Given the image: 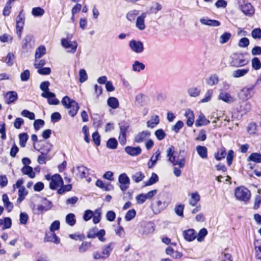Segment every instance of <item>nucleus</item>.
Instances as JSON below:
<instances>
[{
	"label": "nucleus",
	"mask_w": 261,
	"mask_h": 261,
	"mask_svg": "<svg viewBox=\"0 0 261 261\" xmlns=\"http://www.w3.org/2000/svg\"><path fill=\"white\" fill-rule=\"evenodd\" d=\"M62 104L66 108L70 110L68 112V114L71 117L75 116L79 109V104L74 100L71 99L69 96H64L62 101Z\"/></svg>",
	"instance_id": "obj_1"
},
{
	"label": "nucleus",
	"mask_w": 261,
	"mask_h": 261,
	"mask_svg": "<svg viewBox=\"0 0 261 261\" xmlns=\"http://www.w3.org/2000/svg\"><path fill=\"white\" fill-rule=\"evenodd\" d=\"M114 243L111 242L107 245H104L101 248V252H95L93 254V258L95 259L108 258L113 250Z\"/></svg>",
	"instance_id": "obj_2"
},
{
	"label": "nucleus",
	"mask_w": 261,
	"mask_h": 261,
	"mask_svg": "<svg viewBox=\"0 0 261 261\" xmlns=\"http://www.w3.org/2000/svg\"><path fill=\"white\" fill-rule=\"evenodd\" d=\"M231 61L230 64L234 67H241L246 65L248 61L246 60L241 53H234L231 56Z\"/></svg>",
	"instance_id": "obj_3"
},
{
	"label": "nucleus",
	"mask_w": 261,
	"mask_h": 261,
	"mask_svg": "<svg viewBox=\"0 0 261 261\" xmlns=\"http://www.w3.org/2000/svg\"><path fill=\"white\" fill-rule=\"evenodd\" d=\"M234 195L237 199L243 201H247L250 197V193L247 188L241 187L235 189Z\"/></svg>",
	"instance_id": "obj_4"
},
{
	"label": "nucleus",
	"mask_w": 261,
	"mask_h": 261,
	"mask_svg": "<svg viewBox=\"0 0 261 261\" xmlns=\"http://www.w3.org/2000/svg\"><path fill=\"white\" fill-rule=\"evenodd\" d=\"M106 234V231L103 229L99 230L97 227H94L90 229L87 233V237L89 239H94L97 237L101 242H105L106 239L103 237Z\"/></svg>",
	"instance_id": "obj_5"
},
{
	"label": "nucleus",
	"mask_w": 261,
	"mask_h": 261,
	"mask_svg": "<svg viewBox=\"0 0 261 261\" xmlns=\"http://www.w3.org/2000/svg\"><path fill=\"white\" fill-rule=\"evenodd\" d=\"M40 144L39 145V147L37 148L35 143L33 145V147L34 149L40 152L41 154H47L48 155V153L50 151L52 148V144L48 142H44L42 140H40L38 141Z\"/></svg>",
	"instance_id": "obj_6"
},
{
	"label": "nucleus",
	"mask_w": 261,
	"mask_h": 261,
	"mask_svg": "<svg viewBox=\"0 0 261 261\" xmlns=\"http://www.w3.org/2000/svg\"><path fill=\"white\" fill-rule=\"evenodd\" d=\"M61 44L64 48L68 49V53L72 54L76 51L78 45L76 41H70L65 38L61 39Z\"/></svg>",
	"instance_id": "obj_7"
},
{
	"label": "nucleus",
	"mask_w": 261,
	"mask_h": 261,
	"mask_svg": "<svg viewBox=\"0 0 261 261\" xmlns=\"http://www.w3.org/2000/svg\"><path fill=\"white\" fill-rule=\"evenodd\" d=\"M118 181L120 184L119 188L122 191L124 192L129 188L130 179L126 173H121L119 175Z\"/></svg>",
	"instance_id": "obj_8"
},
{
	"label": "nucleus",
	"mask_w": 261,
	"mask_h": 261,
	"mask_svg": "<svg viewBox=\"0 0 261 261\" xmlns=\"http://www.w3.org/2000/svg\"><path fill=\"white\" fill-rule=\"evenodd\" d=\"M129 47L135 53L140 54L144 50L143 43L141 41L131 40L129 42Z\"/></svg>",
	"instance_id": "obj_9"
},
{
	"label": "nucleus",
	"mask_w": 261,
	"mask_h": 261,
	"mask_svg": "<svg viewBox=\"0 0 261 261\" xmlns=\"http://www.w3.org/2000/svg\"><path fill=\"white\" fill-rule=\"evenodd\" d=\"M50 83L49 81H44L40 85V89L43 91L41 95L42 97H48L54 96L55 93L49 91V87Z\"/></svg>",
	"instance_id": "obj_10"
},
{
	"label": "nucleus",
	"mask_w": 261,
	"mask_h": 261,
	"mask_svg": "<svg viewBox=\"0 0 261 261\" xmlns=\"http://www.w3.org/2000/svg\"><path fill=\"white\" fill-rule=\"evenodd\" d=\"M63 184V180L59 174L52 176L51 180L49 183V188L51 190H56L60 185Z\"/></svg>",
	"instance_id": "obj_11"
},
{
	"label": "nucleus",
	"mask_w": 261,
	"mask_h": 261,
	"mask_svg": "<svg viewBox=\"0 0 261 261\" xmlns=\"http://www.w3.org/2000/svg\"><path fill=\"white\" fill-rule=\"evenodd\" d=\"M34 46V41L33 36L31 35H27L22 41V48L23 49L28 51Z\"/></svg>",
	"instance_id": "obj_12"
},
{
	"label": "nucleus",
	"mask_w": 261,
	"mask_h": 261,
	"mask_svg": "<svg viewBox=\"0 0 261 261\" xmlns=\"http://www.w3.org/2000/svg\"><path fill=\"white\" fill-rule=\"evenodd\" d=\"M240 8L242 12L246 16H252L254 14V9L250 3L244 2Z\"/></svg>",
	"instance_id": "obj_13"
},
{
	"label": "nucleus",
	"mask_w": 261,
	"mask_h": 261,
	"mask_svg": "<svg viewBox=\"0 0 261 261\" xmlns=\"http://www.w3.org/2000/svg\"><path fill=\"white\" fill-rule=\"evenodd\" d=\"M175 149L173 146H171L167 150V156L168 158V161L172 164L173 166L177 165L178 156L174 155Z\"/></svg>",
	"instance_id": "obj_14"
},
{
	"label": "nucleus",
	"mask_w": 261,
	"mask_h": 261,
	"mask_svg": "<svg viewBox=\"0 0 261 261\" xmlns=\"http://www.w3.org/2000/svg\"><path fill=\"white\" fill-rule=\"evenodd\" d=\"M151 133L149 130H143L137 134L134 139L135 142L137 143H141L144 141L147 137H150Z\"/></svg>",
	"instance_id": "obj_15"
},
{
	"label": "nucleus",
	"mask_w": 261,
	"mask_h": 261,
	"mask_svg": "<svg viewBox=\"0 0 261 261\" xmlns=\"http://www.w3.org/2000/svg\"><path fill=\"white\" fill-rule=\"evenodd\" d=\"M202 24L210 27H216L221 25V22L217 20L208 19V17H203L200 19Z\"/></svg>",
	"instance_id": "obj_16"
},
{
	"label": "nucleus",
	"mask_w": 261,
	"mask_h": 261,
	"mask_svg": "<svg viewBox=\"0 0 261 261\" xmlns=\"http://www.w3.org/2000/svg\"><path fill=\"white\" fill-rule=\"evenodd\" d=\"M125 151L129 155L135 156L141 153L142 149L140 146L132 147L127 146L125 148Z\"/></svg>",
	"instance_id": "obj_17"
},
{
	"label": "nucleus",
	"mask_w": 261,
	"mask_h": 261,
	"mask_svg": "<svg viewBox=\"0 0 261 261\" xmlns=\"http://www.w3.org/2000/svg\"><path fill=\"white\" fill-rule=\"evenodd\" d=\"M146 13L143 12L137 18L136 26L141 31L144 30L146 28L145 24V18H146Z\"/></svg>",
	"instance_id": "obj_18"
},
{
	"label": "nucleus",
	"mask_w": 261,
	"mask_h": 261,
	"mask_svg": "<svg viewBox=\"0 0 261 261\" xmlns=\"http://www.w3.org/2000/svg\"><path fill=\"white\" fill-rule=\"evenodd\" d=\"M161 156V152L158 150L155 153L152 155L148 162L147 165L149 169L153 168L156 163V162L160 160Z\"/></svg>",
	"instance_id": "obj_19"
},
{
	"label": "nucleus",
	"mask_w": 261,
	"mask_h": 261,
	"mask_svg": "<svg viewBox=\"0 0 261 261\" xmlns=\"http://www.w3.org/2000/svg\"><path fill=\"white\" fill-rule=\"evenodd\" d=\"M249 67H246L242 69H238L234 70L232 73V76L234 78H239L244 76L249 71Z\"/></svg>",
	"instance_id": "obj_20"
},
{
	"label": "nucleus",
	"mask_w": 261,
	"mask_h": 261,
	"mask_svg": "<svg viewBox=\"0 0 261 261\" xmlns=\"http://www.w3.org/2000/svg\"><path fill=\"white\" fill-rule=\"evenodd\" d=\"M5 97L7 99V103L9 105L17 99L18 95L16 92L11 91L6 93Z\"/></svg>",
	"instance_id": "obj_21"
},
{
	"label": "nucleus",
	"mask_w": 261,
	"mask_h": 261,
	"mask_svg": "<svg viewBox=\"0 0 261 261\" xmlns=\"http://www.w3.org/2000/svg\"><path fill=\"white\" fill-rule=\"evenodd\" d=\"M185 116L187 118L186 122L187 125L189 127L192 126L194 122V115L193 112L191 110H187L185 113Z\"/></svg>",
	"instance_id": "obj_22"
},
{
	"label": "nucleus",
	"mask_w": 261,
	"mask_h": 261,
	"mask_svg": "<svg viewBox=\"0 0 261 261\" xmlns=\"http://www.w3.org/2000/svg\"><path fill=\"white\" fill-rule=\"evenodd\" d=\"M218 98L219 99L228 103H232L234 101V99L230 95V94L225 92H221Z\"/></svg>",
	"instance_id": "obj_23"
},
{
	"label": "nucleus",
	"mask_w": 261,
	"mask_h": 261,
	"mask_svg": "<svg viewBox=\"0 0 261 261\" xmlns=\"http://www.w3.org/2000/svg\"><path fill=\"white\" fill-rule=\"evenodd\" d=\"M183 235L185 239L189 242L192 241L196 238V234L193 229L185 230L183 232Z\"/></svg>",
	"instance_id": "obj_24"
},
{
	"label": "nucleus",
	"mask_w": 261,
	"mask_h": 261,
	"mask_svg": "<svg viewBox=\"0 0 261 261\" xmlns=\"http://www.w3.org/2000/svg\"><path fill=\"white\" fill-rule=\"evenodd\" d=\"M21 173L24 175H28L31 178L35 177V173L33 171V168L31 166H23L21 169Z\"/></svg>",
	"instance_id": "obj_25"
},
{
	"label": "nucleus",
	"mask_w": 261,
	"mask_h": 261,
	"mask_svg": "<svg viewBox=\"0 0 261 261\" xmlns=\"http://www.w3.org/2000/svg\"><path fill=\"white\" fill-rule=\"evenodd\" d=\"M210 123V121L207 120L204 115L201 114L199 115L198 118L196 120L195 125L196 127L206 125Z\"/></svg>",
	"instance_id": "obj_26"
},
{
	"label": "nucleus",
	"mask_w": 261,
	"mask_h": 261,
	"mask_svg": "<svg viewBox=\"0 0 261 261\" xmlns=\"http://www.w3.org/2000/svg\"><path fill=\"white\" fill-rule=\"evenodd\" d=\"M2 200L4 206L7 209L9 212H11L13 208V204L9 201V197L6 194H4L2 196Z\"/></svg>",
	"instance_id": "obj_27"
},
{
	"label": "nucleus",
	"mask_w": 261,
	"mask_h": 261,
	"mask_svg": "<svg viewBox=\"0 0 261 261\" xmlns=\"http://www.w3.org/2000/svg\"><path fill=\"white\" fill-rule=\"evenodd\" d=\"M198 155L202 159H206L207 157V149L205 146L198 145L196 148Z\"/></svg>",
	"instance_id": "obj_28"
},
{
	"label": "nucleus",
	"mask_w": 261,
	"mask_h": 261,
	"mask_svg": "<svg viewBox=\"0 0 261 261\" xmlns=\"http://www.w3.org/2000/svg\"><path fill=\"white\" fill-rule=\"evenodd\" d=\"M45 242H53L55 244H59L60 242V238L56 234V233L53 232L50 233L49 235L46 236V237L44 238Z\"/></svg>",
	"instance_id": "obj_29"
},
{
	"label": "nucleus",
	"mask_w": 261,
	"mask_h": 261,
	"mask_svg": "<svg viewBox=\"0 0 261 261\" xmlns=\"http://www.w3.org/2000/svg\"><path fill=\"white\" fill-rule=\"evenodd\" d=\"M147 99L148 97L143 94H138L136 97V105L139 106H143L146 104Z\"/></svg>",
	"instance_id": "obj_30"
},
{
	"label": "nucleus",
	"mask_w": 261,
	"mask_h": 261,
	"mask_svg": "<svg viewBox=\"0 0 261 261\" xmlns=\"http://www.w3.org/2000/svg\"><path fill=\"white\" fill-rule=\"evenodd\" d=\"M247 161H252L256 163H261V153L253 152L247 158Z\"/></svg>",
	"instance_id": "obj_31"
},
{
	"label": "nucleus",
	"mask_w": 261,
	"mask_h": 261,
	"mask_svg": "<svg viewBox=\"0 0 261 261\" xmlns=\"http://www.w3.org/2000/svg\"><path fill=\"white\" fill-rule=\"evenodd\" d=\"M108 105L113 109L119 107L118 100L114 97H110L107 100Z\"/></svg>",
	"instance_id": "obj_32"
},
{
	"label": "nucleus",
	"mask_w": 261,
	"mask_h": 261,
	"mask_svg": "<svg viewBox=\"0 0 261 261\" xmlns=\"http://www.w3.org/2000/svg\"><path fill=\"white\" fill-rule=\"evenodd\" d=\"M154 224L152 222H148L144 226L143 234L147 235L151 233L154 231Z\"/></svg>",
	"instance_id": "obj_33"
},
{
	"label": "nucleus",
	"mask_w": 261,
	"mask_h": 261,
	"mask_svg": "<svg viewBox=\"0 0 261 261\" xmlns=\"http://www.w3.org/2000/svg\"><path fill=\"white\" fill-rule=\"evenodd\" d=\"M107 147L111 149H115L118 146V142L116 138H111L107 142Z\"/></svg>",
	"instance_id": "obj_34"
},
{
	"label": "nucleus",
	"mask_w": 261,
	"mask_h": 261,
	"mask_svg": "<svg viewBox=\"0 0 261 261\" xmlns=\"http://www.w3.org/2000/svg\"><path fill=\"white\" fill-rule=\"evenodd\" d=\"M219 82V78L217 74H214L211 75L208 79L206 80V83L207 85L210 86H214L218 84Z\"/></svg>",
	"instance_id": "obj_35"
},
{
	"label": "nucleus",
	"mask_w": 261,
	"mask_h": 261,
	"mask_svg": "<svg viewBox=\"0 0 261 261\" xmlns=\"http://www.w3.org/2000/svg\"><path fill=\"white\" fill-rule=\"evenodd\" d=\"M65 221L67 224L71 226H73L76 223L75 215L73 213L67 214L65 218Z\"/></svg>",
	"instance_id": "obj_36"
},
{
	"label": "nucleus",
	"mask_w": 261,
	"mask_h": 261,
	"mask_svg": "<svg viewBox=\"0 0 261 261\" xmlns=\"http://www.w3.org/2000/svg\"><path fill=\"white\" fill-rule=\"evenodd\" d=\"M144 177L145 175L142 172H137L132 175V179L137 183L141 181Z\"/></svg>",
	"instance_id": "obj_37"
},
{
	"label": "nucleus",
	"mask_w": 261,
	"mask_h": 261,
	"mask_svg": "<svg viewBox=\"0 0 261 261\" xmlns=\"http://www.w3.org/2000/svg\"><path fill=\"white\" fill-rule=\"evenodd\" d=\"M44 13V10L40 7L33 8L32 10V14L35 17L42 16Z\"/></svg>",
	"instance_id": "obj_38"
},
{
	"label": "nucleus",
	"mask_w": 261,
	"mask_h": 261,
	"mask_svg": "<svg viewBox=\"0 0 261 261\" xmlns=\"http://www.w3.org/2000/svg\"><path fill=\"white\" fill-rule=\"evenodd\" d=\"M201 92V90L197 87H192L188 89V93L191 97L198 96Z\"/></svg>",
	"instance_id": "obj_39"
},
{
	"label": "nucleus",
	"mask_w": 261,
	"mask_h": 261,
	"mask_svg": "<svg viewBox=\"0 0 261 261\" xmlns=\"http://www.w3.org/2000/svg\"><path fill=\"white\" fill-rule=\"evenodd\" d=\"M145 65L138 61H136L133 64V70L134 71L140 72L145 69Z\"/></svg>",
	"instance_id": "obj_40"
},
{
	"label": "nucleus",
	"mask_w": 261,
	"mask_h": 261,
	"mask_svg": "<svg viewBox=\"0 0 261 261\" xmlns=\"http://www.w3.org/2000/svg\"><path fill=\"white\" fill-rule=\"evenodd\" d=\"M29 136L27 133H23L19 135V145L21 147H24L28 140Z\"/></svg>",
	"instance_id": "obj_41"
},
{
	"label": "nucleus",
	"mask_w": 261,
	"mask_h": 261,
	"mask_svg": "<svg viewBox=\"0 0 261 261\" xmlns=\"http://www.w3.org/2000/svg\"><path fill=\"white\" fill-rule=\"evenodd\" d=\"M119 125L120 127V134L126 135L127 130L129 128V124L128 123L124 121L121 122L119 123Z\"/></svg>",
	"instance_id": "obj_42"
},
{
	"label": "nucleus",
	"mask_w": 261,
	"mask_h": 261,
	"mask_svg": "<svg viewBox=\"0 0 261 261\" xmlns=\"http://www.w3.org/2000/svg\"><path fill=\"white\" fill-rule=\"evenodd\" d=\"M46 53V48L44 46H40L37 48L35 52V59L41 58Z\"/></svg>",
	"instance_id": "obj_43"
},
{
	"label": "nucleus",
	"mask_w": 261,
	"mask_h": 261,
	"mask_svg": "<svg viewBox=\"0 0 261 261\" xmlns=\"http://www.w3.org/2000/svg\"><path fill=\"white\" fill-rule=\"evenodd\" d=\"M159 180V177L158 175L155 173L151 174V177L149 178L148 180L145 182V186H151L156 183Z\"/></svg>",
	"instance_id": "obj_44"
},
{
	"label": "nucleus",
	"mask_w": 261,
	"mask_h": 261,
	"mask_svg": "<svg viewBox=\"0 0 261 261\" xmlns=\"http://www.w3.org/2000/svg\"><path fill=\"white\" fill-rule=\"evenodd\" d=\"M153 121L148 120L147 122V126L151 128H154L160 122L159 117L158 115H155L153 118Z\"/></svg>",
	"instance_id": "obj_45"
},
{
	"label": "nucleus",
	"mask_w": 261,
	"mask_h": 261,
	"mask_svg": "<svg viewBox=\"0 0 261 261\" xmlns=\"http://www.w3.org/2000/svg\"><path fill=\"white\" fill-rule=\"evenodd\" d=\"M61 187L58 190L57 193L59 194H63L66 192H69L72 189V185L68 184L66 185H61Z\"/></svg>",
	"instance_id": "obj_46"
},
{
	"label": "nucleus",
	"mask_w": 261,
	"mask_h": 261,
	"mask_svg": "<svg viewBox=\"0 0 261 261\" xmlns=\"http://www.w3.org/2000/svg\"><path fill=\"white\" fill-rule=\"evenodd\" d=\"M200 200V196L197 193H192L191 199L190 200L189 203L192 206H195L197 202Z\"/></svg>",
	"instance_id": "obj_47"
},
{
	"label": "nucleus",
	"mask_w": 261,
	"mask_h": 261,
	"mask_svg": "<svg viewBox=\"0 0 261 261\" xmlns=\"http://www.w3.org/2000/svg\"><path fill=\"white\" fill-rule=\"evenodd\" d=\"M226 155L225 148L219 149L217 153L215 154V158L218 161H220L224 159Z\"/></svg>",
	"instance_id": "obj_48"
},
{
	"label": "nucleus",
	"mask_w": 261,
	"mask_h": 261,
	"mask_svg": "<svg viewBox=\"0 0 261 261\" xmlns=\"http://www.w3.org/2000/svg\"><path fill=\"white\" fill-rule=\"evenodd\" d=\"M184 207L185 206L184 204H177L175 207L174 212L177 216L183 217Z\"/></svg>",
	"instance_id": "obj_49"
},
{
	"label": "nucleus",
	"mask_w": 261,
	"mask_h": 261,
	"mask_svg": "<svg viewBox=\"0 0 261 261\" xmlns=\"http://www.w3.org/2000/svg\"><path fill=\"white\" fill-rule=\"evenodd\" d=\"M207 234V230L206 228H203L201 229L198 234L197 237V240L199 242H202L203 240Z\"/></svg>",
	"instance_id": "obj_50"
},
{
	"label": "nucleus",
	"mask_w": 261,
	"mask_h": 261,
	"mask_svg": "<svg viewBox=\"0 0 261 261\" xmlns=\"http://www.w3.org/2000/svg\"><path fill=\"white\" fill-rule=\"evenodd\" d=\"M231 36V34L229 32L224 33L220 37L219 42L221 44H224L228 42Z\"/></svg>",
	"instance_id": "obj_51"
},
{
	"label": "nucleus",
	"mask_w": 261,
	"mask_h": 261,
	"mask_svg": "<svg viewBox=\"0 0 261 261\" xmlns=\"http://www.w3.org/2000/svg\"><path fill=\"white\" fill-rule=\"evenodd\" d=\"M252 67L255 70H258L261 68V62L257 57H254L251 61Z\"/></svg>",
	"instance_id": "obj_52"
},
{
	"label": "nucleus",
	"mask_w": 261,
	"mask_h": 261,
	"mask_svg": "<svg viewBox=\"0 0 261 261\" xmlns=\"http://www.w3.org/2000/svg\"><path fill=\"white\" fill-rule=\"evenodd\" d=\"M136 215V212L134 209H132L127 211L125 216V220L126 221H130L132 220Z\"/></svg>",
	"instance_id": "obj_53"
},
{
	"label": "nucleus",
	"mask_w": 261,
	"mask_h": 261,
	"mask_svg": "<svg viewBox=\"0 0 261 261\" xmlns=\"http://www.w3.org/2000/svg\"><path fill=\"white\" fill-rule=\"evenodd\" d=\"M50 158L47 154H41L38 156L37 162L39 164H46V161L49 160Z\"/></svg>",
	"instance_id": "obj_54"
},
{
	"label": "nucleus",
	"mask_w": 261,
	"mask_h": 261,
	"mask_svg": "<svg viewBox=\"0 0 261 261\" xmlns=\"http://www.w3.org/2000/svg\"><path fill=\"white\" fill-rule=\"evenodd\" d=\"M79 81L80 83H83L86 81L88 79V75L86 70L84 69H81L79 71Z\"/></svg>",
	"instance_id": "obj_55"
},
{
	"label": "nucleus",
	"mask_w": 261,
	"mask_h": 261,
	"mask_svg": "<svg viewBox=\"0 0 261 261\" xmlns=\"http://www.w3.org/2000/svg\"><path fill=\"white\" fill-rule=\"evenodd\" d=\"M77 169L79 171L80 177L81 178H85L87 176L86 171L88 170V168L84 166H78Z\"/></svg>",
	"instance_id": "obj_56"
},
{
	"label": "nucleus",
	"mask_w": 261,
	"mask_h": 261,
	"mask_svg": "<svg viewBox=\"0 0 261 261\" xmlns=\"http://www.w3.org/2000/svg\"><path fill=\"white\" fill-rule=\"evenodd\" d=\"M33 211L35 215H39L44 211H47V210H46L44 206L42 205H39L36 207L34 206L33 208Z\"/></svg>",
	"instance_id": "obj_57"
},
{
	"label": "nucleus",
	"mask_w": 261,
	"mask_h": 261,
	"mask_svg": "<svg viewBox=\"0 0 261 261\" xmlns=\"http://www.w3.org/2000/svg\"><path fill=\"white\" fill-rule=\"evenodd\" d=\"M154 135L159 141L163 140L166 137V134L162 129H158L155 130Z\"/></svg>",
	"instance_id": "obj_58"
},
{
	"label": "nucleus",
	"mask_w": 261,
	"mask_h": 261,
	"mask_svg": "<svg viewBox=\"0 0 261 261\" xmlns=\"http://www.w3.org/2000/svg\"><path fill=\"white\" fill-rule=\"evenodd\" d=\"M21 115L23 117L28 118L30 120H34L35 118L34 113L27 110H23L21 113Z\"/></svg>",
	"instance_id": "obj_59"
},
{
	"label": "nucleus",
	"mask_w": 261,
	"mask_h": 261,
	"mask_svg": "<svg viewBox=\"0 0 261 261\" xmlns=\"http://www.w3.org/2000/svg\"><path fill=\"white\" fill-rule=\"evenodd\" d=\"M213 93V90H208L205 95L204 97L200 101L202 103L207 102L211 100L212 95Z\"/></svg>",
	"instance_id": "obj_60"
},
{
	"label": "nucleus",
	"mask_w": 261,
	"mask_h": 261,
	"mask_svg": "<svg viewBox=\"0 0 261 261\" xmlns=\"http://www.w3.org/2000/svg\"><path fill=\"white\" fill-rule=\"evenodd\" d=\"M92 140L97 146L100 145V136L97 132H95L92 134Z\"/></svg>",
	"instance_id": "obj_61"
},
{
	"label": "nucleus",
	"mask_w": 261,
	"mask_h": 261,
	"mask_svg": "<svg viewBox=\"0 0 261 261\" xmlns=\"http://www.w3.org/2000/svg\"><path fill=\"white\" fill-rule=\"evenodd\" d=\"M3 220V229L10 228L12 225V221L10 217H5Z\"/></svg>",
	"instance_id": "obj_62"
},
{
	"label": "nucleus",
	"mask_w": 261,
	"mask_h": 261,
	"mask_svg": "<svg viewBox=\"0 0 261 261\" xmlns=\"http://www.w3.org/2000/svg\"><path fill=\"white\" fill-rule=\"evenodd\" d=\"M30 77V72L28 69L25 70L20 74V79L22 82L28 81L29 80Z\"/></svg>",
	"instance_id": "obj_63"
},
{
	"label": "nucleus",
	"mask_w": 261,
	"mask_h": 261,
	"mask_svg": "<svg viewBox=\"0 0 261 261\" xmlns=\"http://www.w3.org/2000/svg\"><path fill=\"white\" fill-rule=\"evenodd\" d=\"M251 36L254 39H260L261 29L260 28H256L253 29L251 32Z\"/></svg>",
	"instance_id": "obj_64"
}]
</instances>
